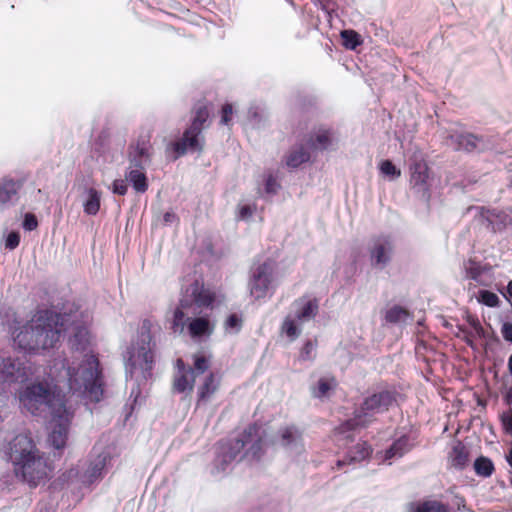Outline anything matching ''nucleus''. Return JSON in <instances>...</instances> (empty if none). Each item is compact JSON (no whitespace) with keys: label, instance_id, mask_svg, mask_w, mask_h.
<instances>
[{"label":"nucleus","instance_id":"f257e3e1","mask_svg":"<svg viewBox=\"0 0 512 512\" xmlns=\"http://www.w3.org/2000/svg\"><path fill=\"white\" fill-rule=\"evenodd\" d=\"M64 331V316L52 310H40L15 335L14 343L24 351L39 353L54 348Z\"/></svg>","mask_w":512,"mask_h":512},{"label":"nucleus","instance_id":"f03ea898","mask_svg":"<svg viewBox=\"0 0 512 512\" xmlns=\"http://www.w3.org/2000/svg\"><path fill=\"white\" fill-rule=\"evenodd\" d=\"M19 402L33 415H60L67 409L65 395L61 389L46 379L26 385L19 392Z\"/></svg>","mask_w":512,"mask_h":512},{"label":"nucleus","instance_id":"7ed1b4c3","mask_svg":"<svg viewBox=\"0 0 512 512\" xmlns=\"http://www.w3.org/2000/svg\"><path fill=\"white\" fill-rule=\"evenodd\" d=\"M67 376L71 391L85 393L93 402L102 400L104 395L103 373L95 354H85L77 368L68 366Z\"/></svg>","mask_w":512,"mask_h":512},{"label":"nucleus","instance_id":"20e7f679","mask_svg":"<svg viewBox=\"0 0 512 512\" xmlns=\"http://www.w3.org/2000/svg\"><path fill=\"white\" fill-rule=\"evenodd\" d=\"M9 457L16 477L32 488L54 470L52 461L41 450H10Z\"/></svg>","mask_w":512,"mask_h":512},{"label":"nucleus","instance_id":"39448f33","mask_svg":"<svg viewBox=\"0 0 512 512\" xmlns=\"http://www.w3.org/2000/svg\"><path fill=\"white\" fill-rule=\"evenodd\" d=\"M211 124L210 108L207 104L198 103L193 109V117L190 126L184 131L182 137L171 144L177 159L187 151L202 152L204 148V136L202 131Z\"/></svg>","mask_w":512,"mask_h":512},{"label":"nucleus","instance_id":"423d86ee","mask_svg":"<svg viewBox=\"0 0 512 512\" xmlns=\"http://www.w3.org/2000/svg\"><path fill=\"white\" fill-rule=\"evenodd\" d=\"M294 314L287 315L280 327L281 333L291 341L296 340L301 334L300 325L314 319L319 312V300L317 298L300 297L293 302Z\"/></svg>","mask_w":512,"mask_h":512},{"label":"nucleus","instance_id":"0eeeda50","mask_svg":"<svg viewBox=\"0 0 512 512\" xmlns=\"http://www.w3.org/2000/svg\"><path fill=\"white\" fill-rule=\"evenodd\" d=\"M149 149V140L139 139L133 152L129 153L130 166L126 178L138 193H144L148 189L144 164L150 160Z\"/></svg>","mask_w":512,"mask_h":512},{"label":"nucleus","instance_id":"6e6552de","mask_svg":"<svg viewBox=\"0 0 512 512\" xmlns=\"http://www.w3.org/2000/svg\"><path fill=\"white\" fill-rule=\"evenodd\" d=\"M397 391L395 389H384L376 391L363 399L359 407L355 410L370 426L376 421V414L389 411L397 400Z\"/></svg>","mask_w":512,"mask_h":512},{"label":"nucleus","instance_id":"1a4fd4ad","mask_svg":"<svg viewBox=\"0 0 512 512\" xmlns=\"http://www.w3.org/2000/svg\"><path fill=\"white\" fill-rule=\"evenodd\" d=\"M152 323L150 320L145 319L142 322L140 340L133 357L135 358V364H137L141 370L150 375L155 362V342L151 334Z\"/></svg>","mask_w":512,"mask_h":512},{"label":"nucleus","instance_id":"9d476101","mask_svg":"<svg viewBox=\"0 0 512 512\" xmlns=\"http://www.w3.org/2000/svg\"><path fill=\"white\" fill-rule=\"evenodd\" d=\"M274 269V261L267 259L253 270L249 281V290L250 294L256 300L263 299L267 296L269 286L273 281Z\"/></svg>","mask_w":512,"mask_h":512},{"label":"nucleus","instance_id":"9b49d317","mask_svg":"<svg viewBox=\"0 0 512 512\" xmlns=\"http://www.w3.org/2000/svg\"><path fill=\"white\" fill-rule=\"evenodd\" d=\"M410 184L415 188L427 189L429 167L424 153L417 149L409 158Z\"/></svg>","mask_w":512,"mask_h":512},{"label":"nucleus","instance_id":"f8f14e48","mask_svg":"<svg viewBox=\"0 0 512 512\" xmlns=\"http://www.w3.org/2000/svg\"><path fill=\"white\" fill-rule=\"evenodd\" d=\"M31 374L30 367L20 359L0 357V378L11 382H24Z\"/></svg>","mask_w":512,"mask_h":512},{"label":"nucleus","instance_id":"ddd939ff","mask_svg":"<svg viewBox=\"0 0 512 512\" xmlns=\"http://www.w3.org/2000/svg\"><path fill=\"white\" fill-rule=\"evenodd\" d=\"M54 427L49 435L48 442L51 448H65L68 430L73 414L67 408L64 413L60 415H53Z\"/></svg>","mask_w":512,"mask_h":512},{"label":"nucleus","instance_id":"4468645a","mask_svg":"<svg viewBox=\"0 0 512 512\" xmlns=\"http://www.w3.org/2000/svg\"><path fill=\"white\" fill-rule=\"evenodd\" d=\"M111 456L108 452L102 451L96 456H90L87 460V467L84 472L79 475L81 481L85 485H91L103 476V471L110 461Z\"/></svg>","mask_w":512,"mask_h":512},{"label":"nucleus","instance_id":"2eb2a0df","mask_svg":"<svg viewBox=\"0 0 512 512\" xmlns=\"http://www.w3.org/2000/svg\"><path fill=\"white\" fill-rule=\"evenodd\" d=\"M393 243L388 236H380L373 240L370 248L371 263L377 267L386 266L391 260Z\"/></svg>","mask_w":512,"mask_h":512},{"label":"nucleus","instance_id":"dca6fc26","mask_svg":"<svg viewBox=\"0 0 512 512\" xmlns=\"http://www.w3.org/2000/svg\"><path fill=\"white\" fill-rule=\"evenodd\" d=\"M368 424L363 420L359 413L354 410L353 417L343 421L334 428V437L338 440L354 441V433L358 429L367 428Z\"/></svg>","mask_w":512,"mask_h":512},{"label":"nucleus","instance_id":"f3484780","mask_svg":"<svg viewBox=\"0 0 512 512\" xmlns=\"http://www.w3.org/2000/svg\"><path fill=\"white\" fill-rule=\"evenodd\" d=\"M333 138L334 131L331 128L319 126L310 133L307 144L312 151H324L332 145Z\"/></svg>","mask_w":512,"mask_h":512},{"label":"nucleus","instance_id":"a211bd4d","mask_svg":"<svg viewBox=\"0 0 512 512\" xmlns=\"http://www.w3.org/2000/svg\"><path fill=\"white\" fill-rule=\"evenodd\" d=\"M449 140L455 145L456 151L473 152L478 148L479 143L483 141L482 136L473 133H460L457 135H450Z\"/></svg>","mask_w":512,"mask_h":512},{"label":"nucleus","instance_id":"6ab92c4d","mask_svg":"<svg viewBox=\"0 0 512 512\" xmlns=\"http://www.w3.org/2000/svg\"><path fill=\"white\" fill-rule=\"evenodd\" d=\"M262 434V427L257 423H251L242 431L238 442L241 443L243 447L250 446V448H261Z\"/></svg>","mask_w":512,"mask_h":512},{"label":"nucleus","instance_id":"aec40b11","mask_svg":"<svg viewBox=\"0 0 512 512\" xmlns=\"http://www.w3.org/2000/svg\"><path fill=\"white\" fill-rule=\"evenodd\" d=\"M419 431L414 426H404L397 430L396 440L390 448H408L417 443Z\"/></svg>","mask_w":512,"mask_h":512},{"label":"nucleus","instance_id":"412c9836","mask_svg":"<svg viewBox=\"0 0 512 512\" xmlns=\"http://www.w3.org/2000/svg\"><path fill=\"white\" fill-rule=\"evenodd\" d=\"M311 160V152L303 144H299L287 153L285 157V164L288 168H298Z\"/></svg>","mask_w":512,"mask_h":512},{"label":"nucleus","instance_id":"4be33fe9","mask_svg":"<svg viewBox=\"0 0 512 512\" xmlns=\"http://www.w3.org/2000/svg\"><path fill=\"white\" fill-rule=\"evenodd\" d=\"M222 376L214 372H210L203 383L198 388V402L208 400L221 385Z\"/></svg>","mask_w":512,"mask_h":512},{"label":"nucleus","instance_id":"5701e85b","mask_svg":"<svg viewBox=\"0 0 512 512\" xmlns=\"http://www.w3.org/2000/svg\"><path fill=\"white\" fill-rule=\"evenodd\" d=\"M21 183L11 178L4 177L0 180V205L10 203L18 194Z\"/></svg>","mask_w":512,"mask_h":512},{"label":"nucleus","instance_id":"b1692460","mask_svg":"<svg viewBox=\"0 0 512 512\" xmlns=\"http://www.w3.org/2000/svg\"><path fill=\"white\" fill-rule=\"evenodd\" d=\"M178 366L181 368V372L174 377L173 380V388L178 393H183L185 391L191 392L194 388L195 378H189L188 371L185 370L184 363L181 359L177 361Z\"/></svg>","mask_w":512,"mask_h":512},{"label":"nucleus","instance_id":"393cba45","mask_svg":"<svg viewBox=\"0 0 512 512\" xmlns=\"http://www.w3.org/2000/svg\"><path fill=\"white\" fill-rule=\"evenodd\" d=\"M191 296L198 307H210L216 299V295L212 290L199 286L198 283L192 286Z\"/></svg>","mask_w":512,"mask_h":512},{"label":"nucleus","instance_id":"a878e982","mask_svg":"<svg viewBox=\"0 0 512 512\" xmlns=\"http://www.w3.org/2000/svg\"><path fill=\"white\" fill-rule=\"evenodd\" d=\"M212 331L213 327L207 317H196L188 323V332L193 338L210 335Z\"/></svg>","mask_w":512,"mask_h":512},{"label":"nucleus","instance_id":"bb28decb","mask_svg":"<svg viewBox=\"0 0 512 512\" xmlns=\"http://www.w3.org/2000/svg\"><path fill=\"white\" fill-rule=\"evenodd\" d=\"M412 512H449V506L438 500H424L411 504Z\"/></svg>","mask_w":512,"mask_h":512},{"label":"nucleus","instance_id":"cd10ccee","mask_svg":"<svg viewBox=\"0 0 512 512\" xmlns=\"http://www.w3.org/2000/svg\"><path fill=\"white\" fill-rule=\"evenodd\" d=\"M371 450H348L347 453L336 462L337 468L341 469L345 466L355 465L365 460L369 456Z\"/></svg>","mask_w":512,"mask_h":512},{"label":"nucleus","instance_id":"c85d7f7f","mask_svg":"<svg viewBox=\"0 0 512 512\" xmlns=\"http://www.w3.org/2000/svg\"><path fill=\"white\" fill-rule=\"evenodd\" d=\"M190 320L191 319L187 316L186 312L175 308L170 324L171 331L175 334H183L185 329H188V323Z\"/></svg>","mask_w":512,"mask_h":512},{"label":"nucleus","instance_id":"c756f323","mask_svg":"<svg viewBox=\"0 0 512 512\" xmlns=\"http://www.w3.org/2000/svg\"><path fill=\"white\" fill-rule=\"evenodd\" d=\"M473 467L475 473L484 478L490 477L495 471L492 460L485 456H479L476 458Z\"/></svg>","mask_w":512,"mask_h":512},{"label":"nucleus","instance_id":"7c9ffc66","mask_svg":"<svg viewBox=\"0 0 512 512\" xmlns=\"http://www.w3.org/2000/svg\"><path fill=\"white\" fill-rule=\"evenodd\" d=\"M100 199V192L95 188H90L88 190V198L83 204L84 212L88 215H96L100 209Z\"/></svg>","mask_w":512,"mask_h":512},{"label":"nucleus","instance_id":"2f4dec72","mask_svg":"<svg viewBox=\"0 0 512 512\" xmlns=\"http://www.w3.org/2000/svg\"><path fill=\"white\" fill-rule=\"evenodd\" d=\"M279 436L283 445H292L297 443L302 434L295 425H289L279 430Z\"/></svg>","mask_w":512,"mask_h":512},{"label":"nucleus","instance_id":"473e14b6","mask_svg":"<svg viewBox=\"0 0 512 512\" xmlns=\"http://www.w3.org/2000/svg\"><path fill=\"white\" fill-rule=\"evenodd\" d=\"M409 316H410V313L407 309H405L399 305H395L386 311L385 320L388 323L396 324V323L400 322L401 320L406 319Z\"/></svg>","mask_w":512,"mask_h":512},{"label":"nucleus","instance_id":"72a5a7b5","mask_svg":"<svg viewBox=\"0 0 512 512\" xmlns=\"http://www.w3.org/2000/svg\"><path fill=\"white\" fill-rule=\"evenodd\" d=\"M71 346L77 351H85L89 345L88 332L86 329H78L70 340Z\"/></svg>","mask_w":512,"mask_h":512},{"label":"nucleus","instance_id":"f704fd0d","mask_svg":"<svg viewBox=\"0 0 512 512\" xmlns=\"http://www.w3.org/2000/svg\"><path fill=\"white\" fill-rule=\"evenodd\" d=\"M451 466L456 469H464L469 464L468 450H453L450 454Z\"/></svg>","mask_w":512,"mask_h":512},{"label":"nucleus","instance_id":"c9c22d12","mask_svg":"<svg viewBox=\"0 0 512 512\" xmlns=\"http://www.w3.org/2000/svg\"><path fill=\"white\" fill-rule=\"evenodd\" d=\"M209 367L210 358L202 354H196L193 356V368H190L188 372L198 375L206 372Z\"/></svg>","mask_w":512,"mask_h":512},{"label":"nucleus","instance_id":"e433bc0d","mask_svg":"<svg viewBox=\"0 0 512 512\" xmlns=\"http://www.w3.org/2000/svg\"><path fill=\"white\" fill-rule=\"evenodd\" d=\"M341 37L345 47L348 49L354 50L362 43L360 35L354 30H343L341 32Z\"/></svg>","mask_w":512,"mask_h":512},{"label":"nucleus","instance_id":"4c0bfd02","mask_svg":"<svg viewBox=\"0 0 512 512\" xmlns=\"http://www.w3.org/2000/svg\"><path fill=\"white\" fill-rule=\"evenodd\" d=\"M477 300L479 303L484 304L490 308H495L500 305V299L497 294L489 290H480Z\"/></svg>","mask_w":512,"mask_h":512},{"label":"nucleus","instance_id":"58836bf2","mask_svg":"<svg viewBox=\"0 0 512 512\" xmlns=\"http://www.w3.org/2000/svg\"><path fill=\"white\" fill-rule=\"evenodd\" d=\"M10 448H35L33 439L26 433H20L14 437Z\"/></svg>","mask_w":512,"mask_h":512},{"label":"nucleus","instance_id":"ea45409f","mask_svg":"<svg viewBox=\"0 0 512 512\" xmlns=\"http://www.w3.org/2000/svg\"><path fill=\"white\" fill-rule=\"evenodd\" d=\"M316 346H317V340L316 339L314 341L307 340L304 343V345L301 348V350H300L299 359L301 361L313 360L315 358L314 351H315Z\"/></svg>","mask_w":512,"mask_h":512},{"label":"nucleus","instance_id":"a19ab883","mask_svg":"<svg viewBox=\"0 0 512 512\" xmlns=\"http://www.w3.org/2000/svg\"><path fill=\"white\" fill-rule=\"evenodd\" d=\"M379 168L381 173L391 176L392 178H398L401 176L400 169L396 168V166L390 160H383L380 163Z\"/></svg>","mask_w":512,"mask_h":512},{"label":"nucleus","instance_id":"79ce46f5","mask_svg":"<svg viewBox=\"0 0 512 512\" xmlns=\"http://www.w3.org/2000/svg\"><path fill=\"white\" fill-rule=\"evenodd\" d=\"M243 320L242 317L233 313L230 314L227 319L225 320V328L234 330L235 332H239L242 328Z\"/></svg>","mask_w":512,"mask_h":512},{"label":"nucleus","instance_id":"37998d69","mask_svg":"<svg viewBox=\"0 0 512 512\" xmlns=\"http://www.w3.org/2000/svg\"><path fill=\"white\" fill-rule=\"evenodd\" d=\"M232 115H233V107L232 104L226 103L222 106L221 109V125L229 126L232 121Z\"/></svg>","mask_w":512,"mask_h":512},{"label":"nucleus","instance_id":"c03bdc74","mask_svg":"<svg viewBox=\"0 0 512 512\" xmlns=\"http://www.w3.org/2000/svg\"><path fill=\"white\" fill-rule=\"evenodd\" d=\"M332 389V384L324 379V378H321L319 381H318V384H317V389L315 391V396L316 397H324L327 395V393Z\"/></svg>","mask_w":512,"mask_h":512},{"label":"nucleus","instance_id":"a18cd8bd","mask_svg":"<svg viewBox=\"0 0 512 512\" xmlns=\"http://www.w3.org/2000/svg\"><path fill=\"white\" fill-rule=\"evenodd\" d=\"M20 234L16 231H12L8 234L5 240V248L8 250H14L19 246Z\"/></svg>","mask_w":512,"mask_h":512},{"label":"nucleus","instance_id":"49530a36","mask_svg":"<svg viewBox=\"0 0 512 512\" xmlns=\"http://www.w3.org/2000/svg\"><path fill=\"white\" fill-rule=\"evenodd\" d=\"M38 227V220L32 213H26L23 220V228L27 231H33Z\"/></svg>","mask_w":512,"mask_h":512},{"label":"nucleus","instance_id":"de8ad7c7","mask_svg":"<svg viewBox=\"0 0 512 512\" xmlns=\"http://www.w3.org/2000/svg\"><path fill=\"white\" fill-rule=\"evenodd\" d=\"M128 186L124 180L116 179L112 184V191L114 194L125 195L127 193Z\"/></svg>","mask_w":512,"mask_h":512},{"label":"nucleus","instance_id":"09e8293b","mask_svg":"<svg viewBox=\"0 0 512 512\" xmlns=\"http://www.w3.org/2000/svg\"><path fill=\"white\" fill-rule=\"evenodd\" d=\"M194 304H195V302H194L192 296H191V298L183 297L179 300V303H178L176 309H180L181 311L187 313L193 307Z\"/></svg>","mask_w":512,"mask_h":512},{"label":"nucleus","instance_id":"8fccbe9b","mask_svg":"<svg viewBox=\"0 0 512 512\" xmlns=\"http://www.w3.org/2000/svg\"><path fill=\"white\" fill-rule=\"evenodd\" d=\"M500 331L503 339L512 343V322H504Z\"/></svg>","mask_w":512,"mask_h":512},{"label":"nucleus","instance_id":"3c124183","mask_svg":"<svg viewBox=\"0 0 512 512\" xmlns=\"http://www.w3.org/2000/svg\"><path fill=\"white\" fill-rule=\"evenodd\" d=\"M278 188L279 184L277 180L272 175H269L265 183L266 192L269 194H274L277 192Z\"/></svg>","mask_w":512,"mask_h":512},{"label":"nucleus","instance_id":"603ef678","mask_svg":"<svg viewBox=\"0 0 512 512\" xmlns=\"http://www.w3.org/2000/svg\"><path fill=\"white\" fill-rule=\"evenodd\" d=\"M255 207L243 205L239 208V218L242 220L250 218L254 213Z\"/></svg>","mask_w":512,"mask_h":512},{"label":"nucleus","instance_id":"864d4df0","mask_svg":"<svg viewBox=\"0 0 512 512\" xmlns=\"http://www.w3.org/2000/svg\"><path fill=\"white\" fill-rule=\"evenodd\" d=\"M179 219L177 215L172 211H167L163 215V222L164 224H171L173 222H177Z\"/></svg>","mask_w":512,"mask_h":512},{"label":"nucleus","instance_id":"5fc2aeb1","mask_svg":"<svg viewBox=\"0 0 512 512\" xmlns=\"http://www.w3.org/2000/svg\"><path fill=\"white\" fill-rule=\"evenodd\" d=\"M503 401L509 407H512V385L508 387L502 395Z\"/></svg>","mask_w":512,"mask_h":512},{"label":"nucleus","instance_id":"6e6d98bb","mask_svg":"<svg viewBox=\"0 0 512 512\" xmlns=\"http://www.w3.org/2000/svg\"><path fill=\"white\" fill-rule=\"evenodd\" d=\"M396 451L397 450H392V449L385 450L384 459L385 460L391 459L395 455Z\"/></svg>","mask_w":512,"mask_h":512},{"label":"nucleus","instance_id":"4d7b16f0","mask_svg":"<svg viewBox=\"0 0 512 512\" xmlns=\"http://www.w3.org/2000/svg\"><path fill=\"white\" fill-rule=\"evenodd\" d=\"M227 457H229V459L232 458L231 455H228L227 453H224V452L223 453H219L218 456H217L218 459H221L223 461H226Z\"/></svg>","mask_w":512,"mask_h":512},{"label":"nucleus","instance_id":"13d9d810","mask_svg":"<svg viewBox=\"0 0 512 512\" xmlns=\"http://www.w3.org/2000/svg\"><path fill=\"white\" fill-rule=\"evenodd\" d=\"M507 293L512 298V280H510L507 284Z\"/></svg>","mask_w":512,"mask_h":512}]
</instances>
